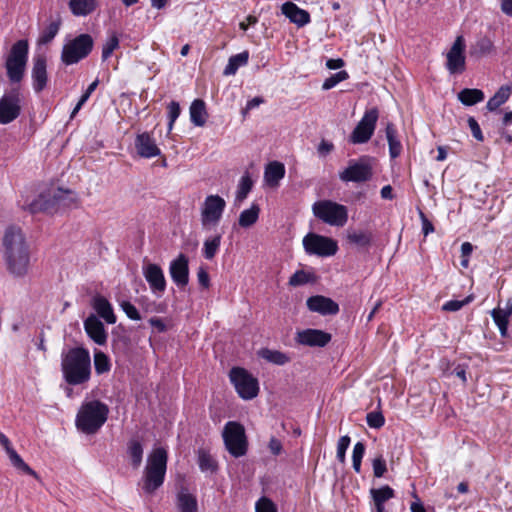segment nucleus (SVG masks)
I'll return each instance as SVG.
<instances>
[{"instance_id":"nucleus-64","label":"nucleus","mask_w":512,"mask_h":512,"mask_svg":"<svg viewBox=\"0 0 512 512\" xmlns=\"http://www.w3.org/2000/svg\"><path fill=\"white\" fill-rule=\"evenodd\" d=\"M99 84V81L98 79L94 80L87 88V90L83 93V95L80 97L81 99V103H85L89 97L91 96V94L95 91V89L97 88Z\"/></svg>"},{"instance_id":"nucleus-47","label":"nucleus","mask_w":512,"mask_h":512,"mask_svg":"<svg viewBox=\"0 0 512 512\" xmlns=\"http://www.w3.org/2000/svg\"><path fill=\"white\" fill-rule=\"evenodd\" d=\"M60 23L51 22L41 33L38 42L40 44H47L51 42L59 31Z\"/></svg>"},{"instance_id":"nucleus-9","label":"nucleus","mask_w":512,"mask_h":512,"mask_svg":"<svg viewBox=\"0 0 512 512\" xmlns=\"http://www.w3.org/2000/svg\"><path fill=\"white\" fill-rule=\"evenodd\" d=\"M93 45V38L89 34H80L63 46L61 60L66 65L76 64L89 55Z\"/></svg>"},{"instance_id":"nucleus-55","label":"nucleus","mask_w":512,"mask_h":512,"mask_svg":"<svg viewBox=\"0 0 512 512\" xmlns=\"http://www.w3.org/2000/svg\"><path fill=\"white\" fill-rule=\"evenodd\" d=\"M256 512H278L275 504L267 497H261L255 505Z\"/></svg>"},{"instance_id":"nucleus-56","label":"nucleus","mask_w":512,"mask_h":512,"mask_svg":"<svg viewBox=\"0 0 512 512\" xmlns=\"http://www.w3.org/2000/svg\"><path fill=\"white\" fill-rule=\"evenodd\" d=\"M471 300L472 296H468L464 300H450L443 305L442 309L445 311L455 312L460 310L464 305L470 303Z\"/></svg>"},{"instance_id":"nucleus-2","label":"nucleus","mask_w":512,"mask_h":512,"mask_svg":"<svg viewBox=\"0 0 512 512\" xmlns=\"http://www.w3.org/2000/svg\"><path fill=\"white\" fill-rule=\"evenodd\" d=\"M61 369L68 384L80 385L87 382L91 375L89 351L83 347H76L63 353Z\"/></svg>"},{"instance_id":"nucleus-13","label":"nucleus","mask_w":512,"mask_h":512,"mask_svg":"<svg viewBox=\"0 0 512 512\" xmlns=\"http://www.w3.org/2000/svg\"><path fill=\"white\" fill-rule=\"evenodd\" d=\"M379 118V111L377 108L366 110L361 120L358 122L350 135V142L353 144H363L368 142L376 128V123Z\"/></svg>"},{"instance_id":"nucleus-34","label":"nucleus","mask_w":512,"mask_h":512,"mask_svg":"<svg viewBox=\"0 0 512 512\" xmlns=\"http://www.w3.org/2000/svg\"><path fill=\"white\" fill-rule=\"evenodd\" d=\"M484 93L479 89L465 88L458 93V100L465 106H472L484 100Z\"/></svg>"},{"instance_id":"nucleus-40","label":"nucleus","mask_w":512,"mask_h":512,"mask_svg":"<svg viewBox=\"0 0 512 512\" xmlns=\"http://www.w3.org/2000/svg\"><path fill=\"white\" fill-rule=\"evenodd\" d=\"M253 182L248 174L241 177L235 196V205H240L252 189Z\"/></svg>"},{"instance_id":"nucleus-63","label":"nucleus","mask_w":512,"mask_h":512,"mask_svg":"<svg viewBox=\"0 0 512 512\" xmlns=\"http://www.w3.org/2000/svg\"><path fill=\"white\" fill-rule=\"evenodd\" d=\"M263 102L264 100L261 97H254L253 99L249 100L246 104V107L242 111L243 115H245L249 110L258 107Z\"/></svg>"},{"instance_id":"nucleus-45","label":"nucleus","mask_w":512,"mask_h":512,"mask_svg":"<svg viewBox=\"0 0 512 512\" xmlns=\"http://www.w3.org/2000/svg\"><path fill=\"white\" fill-rule=\"evenodd\" d=\"M94 367L97 374H103L110 370V361L108 356L102 351H96L94 354Z\"/></svg>"},{"instance_id":"nucleus-23","label":"nucleus","mask_w":512,"mask_h":512,"mask_svg":"<svg viewBox=\"0 0 512 512\" xmlns=\"http://www.w3.org/2000/svg\"><path fill=\"white\" fill-rule=\"evenodd\" d=\"M135 147L137 153L143 158H153L160 155V149L157 147L154 138L146 132L137 135Z\"/></svg>"},{"instance_id":"nucleus-1","label":"nucleus","mask_w":512,"mask_h":512,"mask_svg":"<svg viewBox=\"0 0 512 512\" xmlns=\"http://www.w3.org/2000/svg\"><path fill=\"white\" fill-rule=\"evenodd\" d=\"M3 260L6 270L14 278H23L30 267V248L21 228L9 226L3 238Z\"/></svg>"},{"instance_id":"nucleus-60","label":"nucleus","mask_w":512,"mask_h":512,"mask_svg":"<svg viewBox=\"0 0 512 512\" xmlns=\"http://www.w3.org/2000/svg\"><path fill=\"white\" fill-rule=\"evenodd\" d=\"M420 218L422 222V231L425 236L432 233L434 231L433 224L427 219L423 212H420Z\"/></svg>"},{"instance_id":"nucleus-7","label":"nucleus","mask_w":512,"mask_h":512,"mask_svg":"<svg viewBox=\"0 0 512 512\" xmlns=\"http://www.w3.org/2000/svg\"><path fill=\"white\" fill-rule=\"evenodd\" d=\"M312 210L315 217L331 226L343 227L348 220L347 207L331 200L315 202Z\"/></svg>"},{"instance_id":"nucleus-12","label":"nucleus","mask_w":512,"mask_h":512,"mask_svg":"<svg viewBox=\"0 0 512 512\" xmlns=\"http://www.w3.org/2000/svg\"><path fill=\"white\" fill-rule=\"evenodd\" d=\"M303 247L307 254L328 257L336 254L338 245L332 238L308 233L303 238Z\"/></svg>"},{"instance_id":"nucleus-30","label":"nucleus","mask_w":512,"mask_h":512,"mask_svg":"<svg viewBox=\"0 0 512 512\" xmlns=\"http://www.w3.org/2000/svg\"><path fill=\"white\" fill-rule=\"evenodd\" d=\"M386 138L389 145V154L392 159L400 156L402 152V144L397 136V130L393 123L386 125Z\"/></svg>"},{"instance_id":"nucleus-46","label":"nucleus","mask_w":512,"mask_h":512,"mask_svg":"<svg viewBox=\"0 0 512 512\" xmlns=\"http://www.w3.org/2000/svg\"><path fill=\"white\" fill-rule=\"evenodd\" d=\"M313 280L314 275L312 273L306 272L304 270H298L289 278V285L297 287L307 284Z\"/></svg>"},{"instance_id":"nucleus-51","label":"nucleus","mask_w":512,"mask_h":512,"mask_svg":"<svg viewBox=\"0 0 512 512\" xmlns=\"http://www.w3.org/2000/svg\"><path fill=\"white\" fill-rule=\"evenodd\" d=\"M366 422L370 428L379 429L384 426L385 418L380 411H372L367 414Z\"/></svg>"},{"instance_id":"nucleus-52","label":"nucleus","mask_w":512,"mask_h":512,"mask_svg":"<svg viewBox=\"0 0 512 512\" xmlns=\"http://www.w3.org/2000/svg\"><path fill=\"white\" fill-rule=\"evenodd\" d=\"M119 305L129 319L135 320V321H138L141 319V315H140L138 309L130 301L123 300L120 302Z\"/></svg>"},{"instance_id":"nucleus-24","label":"nucleus","mask_w":512,"mask_h":512,"mask_svg":"<svg viewBox=\"0 0 512 512\" xmlns=\"http://www.w3.org/2000/svg\"><path fill=\"white\" fill-rule=\"evenodd\" d=\"M281 11L292 23L299 27H303L310 22V14L293 2L282 4Z\"/></svg>"},{"instance_id":"nucleus-8","label":"nucleus","mask_w":512,"mask_h":512,"mask_svg":"<svg viewBox=\"0 0 512 512\" xmlns=\"http://www.w3.org/2000/svg\"><path fill=\"white\" fill-rule=\"evenodd\" d=\"M222 437L227 451L235 458L242 457L247 452L245 428L236 421H228L222 431Z\"/></svg>"},{"instance_id":"nucleus-11","label":"nucleus","mask_w":512,"mask_h":512,"mask_svg":"<svg viewBox=\"0 0 512 512\" xmlns=\"http://www.w3.org/2000/svg\"><path fill=\"white\" fill-rule=\"evenodd\" d=\"M230 381L238 395L244 400H251L258 395V380L246 369L234 367L229 373Z\"/></svg>"},{"instance_id":"nucleus-17","label":"nucleus","mask_w":512,"mask_h":512,"mask_svg":"<svg viewBox=\"0 0 512 512\" xmlns=\"http://www.w3.org/2000/svg\"><path fill=\"white\" fill-rule=\"evenodd\" d=\"M169 274L175 285L182 289L189 283V259L180 253L175 259L170 262Z\"/></svg>"},{"instance_id":"nucleus-27","label":"nucleus","mask_w":512,"mask_h":512,"mask_svg":"<svg viewBox=\"0 0 512 512\" xmlns=\"http://www.w3.org/2000/svg\"><path fill=\"white\" fill-rule=\"evenodd\" d=\"M69 9L74 16H87L99 6V0H69Z\"/></svg>"},{"instance_id":"nucleus-19","label":"nucleus","mask_w":512,"mask_h":512,"mask_svg":"<svg viewBox=\"0 0 512 512\" xmlns=\"http://www.w3.org/2000/svg\"><path fill=\"white\" fill-rule=\"evenodd\" d=\"M306 304L310 311L321 315H335L339 312V305L331 298L322 295L309 297Z\"/></svg>"},{"instance_id":"nucleus-16","label":"nucleus","mask_w":512,"mask_h":512,"mask_svg":"<svg viewBox=\"0 0 512 512\" xmlns=\"http://www.w3.org/2000/svg\"><path fill=\"white\" fill-rule=\"evenodd\" d=\"M20 96L14 91L0 98V123L8 124L15 120L21 111Z\"/></svg>"},{"instance_id":"nucleus-5","label":"nucleus","mask_w":512,"mask_h":512,"mask_svg":"<svg viewBox=\"0 0 512 512\" xmlns=\"http://www.w3.org/2000/svg\"><path fill=\"white\" fill-rule=\"evenodd\" d=\"M77 202V195L71 190L57 189L53 192L41 193L25 207L30 213H53L60 208L70 207Z\"/></svg>"},{"instance_id":"nucleus-22","label":"nucleus","mask_w":512,"mask_h":512,"mask_svg":"<svg viewBox=\"0 0 512 512\" xmlns=\"http://www.w3.org/2000/svg\"><path fill=\"white\" fill-rule=\"evenodd\" d=\"M84 329L88 336L98 345H103L107 341V333L103 323L93 314L84 321Z\"/></svg>"},{"instance_id":"nucleus-29","label":"nucleus","mask_w":512,"mask_h":512,"mask_svg":"<svg viewBox=\"0 0 512 512\" xmlns=\"http://www.w3.org/2000/svg\"><path fill=\"white\" fill-rule=\"evenodd\" d=\"M190 120L198 127L205 125L207 121V111L205 102L201 99H195L190 105Z\"/></svg>"},{"instance_id":"nucleus-36","label":"nucleus","mask_w":512,"mask_h":512,"mask_svg":"<svg viewBox=\"0 0 512 512\" xmlns=\"http://www.w3.org/2000/svg\"><path fill=\"white\" fill-rule=\"evenodd\" d=\"M258 354L262 359L276 365H285L291 360L287 354L268 348L261 349Z\"/></svg>"},{"instance_id":"nucleus-44","label":"nucleus","mask_w":512,"mask_h":512,"mask_svg":"<svg viewBox=\"0 0 512 512\" xmlns=\"http://www.w3.org/2000/svg\"><path fill=\"white\" fill-rule=\"evenodd\" d=\"M7 455L10 459V462L11 464L16 468L18 469L19 471L25 473V474H28V475H31V476H34V477H37V474L36 472L31 469L25 462L24 460L21 458V456L14 450V448H12L11 450H9L7 452Z\"/></svg>"},{"instance_id":"nucleus-28","label":"nucleus","mask_w":512,"mask_h":512,"mask_svg":"<svg viewBox=\"0 0 512 512\" xmlns=\"http://www.w3.org/2000/svg\"><path fill=\"white\" fill-rule=\"evenodd\" d=\"M371 497L377 512H387L384 507V503L394 497V490L388 486H382L381 488H372L370 490Z\"/></svg>"},{"instance_id":"nucleus-20","label":"nucleus","mask_w":512,"mask_h":512,"mask_svg":"<svg viewBox=\"0 0 512 512\" xmlns=\"http://www.w3.org/2000/svg\"><path fill=\"white\" fill-rule=\"evenodd\" d=\"M298 343L306 346L324 347L331 340V335L322 330L306 329L297 333Z\"/></svg>"},{"instance_id":"nucleus-61","label":"nucleus","mask_w":512,"mask_h":512,"mask_svg":"<svg viewBox=\"0 0 512 512\" xmlns=\"http://www.w3.org/2000/svg\"><path fill=\"white\" fill-rule=\"evenodd\" d=\"M269 449L272 454L279 455L282 451V443L275 437H272L269 441Z\"/></svg>"},{"instance_id":"nucleus-42","label":"nucleus","mask_w":512,"mask_h":512,"mask_svg":"<svg viewBox=\"0 0 512 512\" xmlns=\"http://www.w3.org/2000/svg\"><path fill=\"white\" fill-rule=\"evenodd\" d=\"M221 244V235H215L213 237L207 238L203 244V256L207 260H211L217 254Z\"/></svg>"},{"instance_id":"nucleus-21","label":"nucleus","mask_w":512,"mask_h":512,"mask_svg":"<svg viewBox=\"0 0 512 512\" xmlns=\"http://www.w3.org/2000/svg\"><path fill=\"white\" fill-rule=\"evenodd\" d=\"M46 58L38 55L33 59L32 80L35 92H41L47 85Z\"/></svg>"},{"instance_id":"nucleus-50","label":"nucleus","mask_w":512,"mask_h":512,"mask_svg":"<svg viewBox=\"0 0 512 512\" xmlns=\"http://www.w3.org/2000/svg\"><path fill=\"white\" fill-rule=\"evenodd\" d=\"M119 47V39L117 35H111L104 43L102 48V60H107L112 53Z\"/></svg>"},{"instance_id":"nucleus-33","label":"nucleus","mask_w":512,"mask_h":512,"mask_svg":"<svg viewBox=\"0 0 512 512\" xmlns=\"http://www.w3.org/2000/svg\"><path fill=\"white\" fill-rule=\"evenodd\" d=\"M249 53L243 51L229 58L228 64L224 68L223 74L225 76L234 75L239 67L245 66L248 63Z\"/></svg>"},{"instance_id":"nucleus-48","label":"nucleus","mask_w":512,"mask_h":512,"mask_svg":"<svg viewBox=\"0 0 512 512\" xmlns=\"http://www.w3.org/2000/svg\"><path fill=\"white\" fill-rule=\"evenodd\" d=\"M365 453V445L362 442H357L353 447L352 465L356 473L361 471V461Z\"/></svg>"},{"instance_id":"nucleus-32","label":"nucleus","mask_w":512,"mask_h":512,"mask_svg":"<svg viewBox=\"0 0 512 512\" xmlns=\"http://www.w3.org/2000/svg\"><path fill=\"white\" fill-rule=\"evenodd\" d=\"M494 51L493 42L488 37L479 38L470 48V56L481 58Z\"/></svg>"},{"instance_id":"nucleus-59","label":"nucleus","mask_w":512,"mask_h":512,"mask_svg":"<svg viewBox=\"0 0 512 512\" xmlns=\"http://www.w3.org/2000/svg\"><path fill=\"white\" fill-rule=\"evenodd\" d=\"M197 279H198L199 284L203 288H208L210 286L209 274H208L207 270L202 266L199 267V269L197 271Z\"/></svg>"},{"instance_id":"nucleus-15","label":"nucleus","mask_w":512,"mask_h":512,"mask_svg":"<svg viewBox=\"0 0 512 512\" xmlns=\"http://www.w3.org/2000/svg\"><path fill=\"white\" fill-rule=\"evenodd\" d=\"M465 50V39L462 35H459L446 53L445 67L451 75L461 74L466 70Z\"/></svg>"},{"instance_id":"nucleus-38","label":"nucleus","mask_w":512,"mask_h":512,"mask_svg":"<svg viewBox=\"0 0 512 512\" xmlns=\"http://www.w3.org/2000/svg\"><path fill=\"white\" fill-rule=\"evenodd\" d=\"M127 453L131 460L133 468L137 469L140 467L143 459V446L135 439L128 442Z\"/></svg>"},{"instance_id":"nucleus-62","label":"nucleus","mask_w":512,"mask_h":512,"mask_svg":"<svg viewBox=\"0 0 512 512\" xmlns=\"http://www.w3.org/2000/svg\"><path fill=\"white\" fill-rule=\"evenodd\" d=\"M149 323L152 327H154L158 332H164L167 329L166 324L160 318L153 317L149 319Z\"/></svg>"},{"instance_id":"nucleus-41","label":"nucleus","mask_w":512,"mask_h":512,"mask_svg":"<svg viewBox=\"0 0 512 512\" xmlns=\"http://www.w3.org/2000/svg\"><path fill=\"white\" fill-rule=\"evenodd\" d=\"M491 316L497 325L499 332L502 337H507L508 335V324H509V315L502 311V308L498 307L492 310Z\"/></svg>"},{"instance_id":"nucleus-3","label":"nucleus","mask_w":512,"mask_h":512,"mask_svg":"<svg viewBox=\"0 0 512 512\" xmlns=\"http://www.w3.org/2000/svg\"><path fill=\"white\" fill-rule=\"evenodd\" d=\"M108 414L105 403L99 400L84 402L76 416V427L85 434H95L106 422Z\"/></svg>"},{"instance_id":"nucleus-57","label":"nucleus","mask_w":512,"mask_h":512,"mask_svg":"<svg viewBox=\"0 0 512 512\" xmlns=\"http://www.w3.org/2000/svg\"><path fill=\"white\" fill-rule=\"evenodd\" d=\"M372 466H373L374 476L377 478L382 477L385 474V472L387 471L386 461L384 460L382 455L373 459Z\"/></svg>"},{"instance_id":"nucleus-6","label":"nucleus","mask_w":512,"mask_h":512,"mask_svg":"<svg viewBox=\"0 0 512 512\" xmlns=\"http://www.w3.org/2000/svg\"><path fill=\"white\" fill-rule=\"evenodd\" d=\"M29 44L27 40L21 39L15 42L5 61L7 76L12 83H19L25 73L28 61Z\"/></svg>"},{"instance_id":"nucleus-37","label":"nucleus","mask_w":512,"mask_h":512,"mask_svg":"<svg viewBox=\"0 0 512 512\" xmlns=\"http://www.w3.org/2000/svg\"><path fill=\"white\" fill-rule=\"evenodd\" d=\"M511 95V87L509 86H501L498 91L491 97L487 102V109L489 111H494L499 108L502 104H504Z\"/></svg>"},{"instance_id":"nucleus-53","label":"nucleus","mask_w":512,"mask_h":512,"mask_svg":"<svg viewBox=\"0 0 512 512\" xmlns=\"http://www.w3.org/2000/svg\"><path fill=\"white\" fill-rule=\"evenodd\" d=\"M168 109V131L170 132L173 129L174 123L176 119L179 117L181 113L180 105L176 101H171L167 106Z\"/></svg>"},{"instance_id":"nucleus-4","label":"nucleus","mask_w":512,"mask_h":512,"mask_svg":"<svg viewBox=\"0 0 512 512\" xmlns=\"http://www.w3.org/2000/svg\"><path fill=\"white\" fill-rule=\"evenodd\" d=\"M167 467V452L164 448H155L149 454L144 470L142 489L146 494H153L162 486Z\"/></svg>"},{"instance_id":"nucleus-39","label":"nucleus","mask_w":512,"mask_h":512,"mask_svg":"<svg viewBox=\"0 0 512 512\" xmlns=\"http://www.w3.org/2000/svg\"><path fill=\"white\" fill-rule=\"evenodd\" d=\"M198 465L202 472L214 473L218 469L216 460L204 449L198 451Z\"/></svg>"},{"instance_id":"nucleus-25","label":"nucleus","mask_w":512,"mask_h":512,"mask_svg":"<svg viewBox=\"0 0 512 512\" xmlns=\"http://www.w3.org/2000/svg\"><path fill=\"white\" fill-rule=\"evenodd\" d=\"M176 508L178 512H199L196 496L184 487L176 495Z\"/></svg>"},{"instance_id":"nucleus-43","label":"nucleus","mask_w":512,"mask_h":512,"mask_svg":"<svg viewBox=\"0 0 512 512\" xmlns=\"http://www.w3.org/2000/svg\"><path fill=\"white\" fill-rule=\"evenodd\" d=\"M372 233L368 231H352L347 235L350 243L359 247H369L372 242Z\"/></svg>"},{"instance_id":"nucleus-18","label":"nucleus","mask_w":512,"mask_h":512,"mask_svg":"<svg viewBox=\"0 0 512 512\" xmlns=\"http://www.w3.org/2000/svg\"><path fill=\"white\" fill-rule=\"evenodd\" d=\"M143 276L152 293L162 296L166 290V279L162 268L158 264L148 263L143 266Z\"/></svg>"},{"instance_id":"nucleus-31","label":"nucleus","mask_w":512,"mask_h":512,"mask_svg":"<svg viewBox=\"0 0 512 512\" xmlns=\"http://www.w3.org/2000/svg\"><path fill=\"white\" fill-rule=\"evenodd\" d=\"M285 175V167L282 163L274 161L267 165L265 169V180L270 186L278 185V182Z\"/></svg>"},{"instance_id":"nucleus-35","label":"nucleus","mask_w":512,"mask_h":512,"mask_svg":"<svg viewBox=\"0 0 512 512\" xmlns=\"http://www.w3.org/2000/svg\"><path fill=\"white\" fill-rule=\"evenodd\" d=\"M260 207L257 204H252L249 209L243 210L238 219L239 226L242 228H249L253 226L259 218Z\"/></svg>"},{"instance_id":"nucleus-49","label":"nucleus","mask_w":512,"mask_h":512,"mask_svg":"<svg viewBox=\"0 0 512 512\" xmlns=\"http://www.w3.org/2000/svg\"><path fill=\"white\" fill-rule=\"evenodd\" d=\"M349 77L348 73L345 70L339 71L327 79L322 84L323 90H330L335 87L338 83L346 80Z\"/></svg>"},{"instance_id":"nucleus-54","label":"nucleus","mask_w":512,"mask_h":512,"mask_svg":"<svg viewBox=\"0 0 512 512\" xmlns=\"http://www.w3.org/2000/svg\"><path fill=\"white\" fill-rule=\"evenodd\" d=\"M350 437L345 435L342 436L337 443V459L339 462L344 463L346 459V450L350 445Z\"/></svg>"},{"instance_id":"nucleus-26","label":"nucleus","mask_w":512,"mask_h":512,"mask_svg":"<svg viewBox=\"0 0 512 512\" xmlns=\"http://www.w3.org/2000/svg\"><path fill=\"white\" fill-rule=\"evenodd\" d=\"M92 307L97 314L106 321V323H116L117 318L114 314L112 305L105 297L96 295L92 300Z\"/></svg>"},{"instance_id":"nucleus-58","label":"nucleus","mask_w":512,"mask_h":512,"mask_svg":"<svg viewBox=\"0 0 512 512\" xmlns=\"http://www.w3.org/2000/svg\"><path fill=\"white\" fill-rule=\"evenodd\" d=\"M467 123H468V126L471 130L473 137L478 141H483L484 137H483L481 128H480L478 122L475 120V118L469 117L467 120Z\"/></svg>"},{"instance_id":"nucleus-10","label":"nucleus","mask_w":512,"mask_h":512,"mask_svg":"<svg viewBox=\"0 0 512 512\" xmlns=\"http://www.w3.org/2000/svg\"><path fill=\"white\" fill-rule=\"evenodd\" d=\"M372 158L362 156L357 160H350L348 166L339 172V179L343 182L364 183L373 177Z\"/></svg>"},{"instance_id":"nucleus-14","label":"nucleus","mask_w":512,"mask_h":512,"mask_svg":"<svg viewBox=\"0 0 512 512\" xmlns=\"http://www.w3.org/2000/svg\"><path fill=\"white\" fill-rule=\"evenodd\" d=\"M226 207L225 200L219 195H209L201 208V224L203 227L216 226L222 218Z\"/></svg>"}]
</instances>
